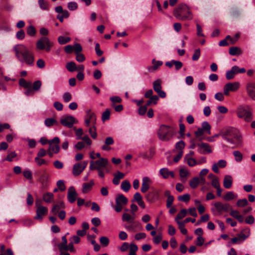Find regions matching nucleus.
<instances>
[{
    "label": "nucleus",
    "mask_w": 255,
    "mask_h": 255,
    "mask_svg": "<svg viewBox=\"0 0 255 255\" xmlns=\"http://www.w3.org/2000/svg\"><path fill=\"white\" fill-rule=\"evenodd\" d=\"M14 51L15 56L18 60L27 65L32 66L34 63V56L33 53L23 44H17L14 46Z\"/></svg>",
    "instance_id": "1"
},
{
    "label": "nucleus",
    "mask_w": 255,
    "mask_h": 255,
    "mask_svg": "<svg viewBox=\"0 0 255 255\" xmlns=\"http://www.w3.org/2000/svg\"><path fill=\"white\" fill-rule=\"evenodd\" d=\"M229 53L231 55H240L242 54V50L238 47H231L229 49Z\"/></svg>",
    "instance_id": "25"
},
{
    "label": "nucleus",
    "mask_w": 255,
    "mask_h": 255,
    "mask_svg": "<svg viewBox=\"0 0 255 255\" xmlns=\"http://www.w3.org/2000/svg\"><path fill=\"white\" fill-rule=\"evenodd\" d=\"M89 132L93 138H96L97 134L95 125H93L92 127L89 128Z\"/></svg>",
    "instance_id": "46"
},
{
    "label": "nucleus",
    "mask_w": 255,
    "mask_h": 255,
    "mask_svg": "<svg viewBox=\"0 0 255 255\" xmlns=\"http://www.w3.org/2000/svg\"><path fill=\"white\" fill-rule=\"evenodd\" d=\"M129 253L128 255H136V252L138 250L137 246L134 244L131 243L129 245Z\"/></svg>",
    "instance_id": "35"
},
{
    "label": "nucleus",
    "mask_w": 255,
    "mask_h": 255,
    "mask_svg": "<svg viewBox=\"0 0 255 255\" xmlns=\"http://www.w3.org/2000/svg\"><path fill=\"white\" fill-rule=\"evenodd\" d=\"M235 198V194L232 191L228 192L224 196V199L226 201H230Z\"/></svg>",
    "instance_id": "45"
},
{
    "label": "nucleus",
    "mask_w": 255,
    "mask_h": 255,
    "mask_svg": "<svg viewBox=\"0 0 255 255\" xmlns=\"http://www.w3.org/2000/svg\"><path fill=\"white\" fill-rule=\"evenodd\" d=\"M88 163V161H84L83 162H77L74 164L72 169V174L74 176L79 175L86 168Z\"/></svg>",
    "instance_id": "7"
},
{
    "label": "nucleus",
    "mask_w": 255,
    "mask_h": 255,
    "mask_svg": "<svg viewBox=\"0 0 255 255\" xmlns=\"http://www.w3.org/2000/svg\"><path fill=\"white\" fill-rule=\"evenodd\" d=\"M110 110L107 109L106 111L103 113L102 116V120L103 121H105L110 119Z\"/></svg>",
    "instance_id": "49"
},
{
    "label": "nucleus",
    "mask_w": 255,
    "mask_h": 255,
    "mask_svg": "<svg viewBox=\"0 0 255 255\" xmlns=\"http://www.w3.org/2000/svg\"><path fill=\"white\" fill-rule=\"evenodd\" d=\"M27 34L30 36H34L36 34V30L34 26L30 25L26 28Z\"/></svg>",
    "instance_id": "36"
},
{
    "label": "nucleus",
    "mask_w": 255,
    "mask_h": 255,
    "mask_svg": "<svg viewBox=\"0 0 255 255\" xmlns=\"http://www.w3.org/2000/svg\"><path fill=\"white\" fill-rule=\"evenodd\" d=\"M78 193L73 186H71L68 190L67 199L70 203H73L77 199Z\"/></svg>",
    "instance_id": "12"
},
{
    "label": "nucleus",
    "mask_w": 255,
    "mask_h": 255,
    "mask_svg": "<svg viewBox=\"0 0 255 255\" xmlns=\"http://www.w3.org/2000/svg\"><path fill=\"white\" fill-rule=\"evenodd\" d=\"M38 3L40 7L43 10L48 9V4L47 2L44 0H38Z\"/></svg>",
    "instance_id": "53"
},
{
    "label": "nucleus",
    "mask_w": 255,
    "mask_h": 255,
    "mask_svg": "<svg viewBox=\"0 0 255 255\" xmlns=\"http://www.w3.org/2000/svg\"><path fill=\"white\" fill-rule=\"evenodd\" d=\"M71 38L69 37H64L63 36H60L58 38V41L60 44L64 45L67 43L70 42Z\"/></svg>",
    "instance_id": "38"
},
{
    "label": "nucleus",
    "mask_w": 255,
    "mask_h": 255,
    "mask_svg": "<svg viewBox=\"0 0 255 255\" xmlns=\"http://www.w3.org/2000/svg\"><path fill=\"white\" fill-rule=\"evenodd\" d=\"M128 199L122 194H118L116 198V205L114 207L116 212L119 213L123 209V206L127 204Z\"/></svg>",
    "instance_id": "6"
},
{
    "label": "nucleus",
    "mask_w": 255,
    "mask_h": 255,
    "mask_svg": "<svg viewBox=\"0 0 255 255\" xmlns=\"http://www.w3.org/2000/svg\"><path fill=\"white\" fill-rule=\"evenodd\" d=\"M175 133L174 128L162 125L157 130V136L160 140L163 141H167L170 140Z\"/></svg>",
    "instance_id": "4"
},
{
    "label": "nucleus",
    "mask_w": 255,
    "mask_h": 255,
    "mask_svg": "<svg viewBox=\"0 0 255 255\" xmlns=\"http://www.w3.org/2000/svg\"><path fill=\"white\" fill-rule=\"evenodd\" d=\"M66 68L69 72H73L77 70L76 65L74 62H70L67 63Z\"/></svg>",
    "instance_id": "39"
},
{
    "label": "nucleus",
    "mask_w": 255,
    "mask_h": 255,
    "mask_svg": "<svg viewBox=\"0 0 255 255\" xmlns=\"http://www.w3.org/2000/svg\"><path fill=\"white\" fill-rule=\"evenodd\" d=\"M185 147V143L183 140H180L177 142L175 144V148L177 149L180 150V151H182V149Z\"/></svg>",
    "instance_id": "63"
},
{
    "label": "nucleus",
    "mask_w": 255,
    "mask_h": 255,
    "mask_svg": "<svg viewBox=\"0 0 255 255\" xmlns=\"http://www.w3.org/2000/svg\"><path fill=\"white\" fill-rule=\"evenodd\" d=\"M240 85V83L238 82L226 84L224 87V94L228 96L230 92L237 91L239 89Z\"/></svg>",
    "instance_id": "9"
},
{
    "label": "nucleus",
    "mask_w": 255,
    "mask_h": 255,
    "mask_svg": "<svg viewBox=\"0 0 255 255\" xmlns=\"http://www.w3.org/2000/svg\"><path fill=\"white\" fill-rule=\"evenodd\" d=\"M202 128L204 130V131L205 132H206L207 133H208V134H211V126L210 125V124L208 123V122H206V121H205V122H203L202 123Z\"/></svg>",
    "instance_id": "32"
},
{
    "label": "nucleus",
    "mask_w": 255,
    "mask_h": 255,
    "mask_svg": "<svg viewBox=\"0 0 255 255\" xmlns=\"http://www.w3.org/2000/svg\"><path fill=\"white\" fill-rule=\"evenodd\" d=\"M174 16L179 20H187L192 18L191 12L187 5L179 4L173 12Z\"/></svg>",
    "instance_id": "3"
},
{
    "label": "nucleus",
    "mask_w": 255,
    "mask_h": 255,
    "mask_svg": "<svg viewBox=\"0 0 255 255\" xmlns=\"http://www.w3.org/2000/svg\"><path fill=\"white\" fill-rule=\"evenodd\" d=\"M90 168L91 170H97L98 172L99 176L101 178L104 177L105 174L104 172L99 167H94V161H91Z\"/></svg>",
    "instance_id": "33"
},
{
    "label": "nucleus",
    "mask_w": 255,
    "mask_h": 255,
    "mask_svg": "<svg viewBox=\"0 0 255 255\" xmlns=\"http://www.w3.org/2000/svg\"><path fill=\"white\" fill-rule=\"evenodd\" d=\"M42 85V82L40 80H37L33 83V89L35 91H38Z\"/></svg>",
    "instance_id": "60"
},
{
    "label": "nucleus",
    "mask_w": 255,
    "mask_h": 255,
    "mask_svg": "<svg viewBox=\"0 0 255 255\" xmlns=\"http://www.w3.org/2000/svg\"><path fill=\"white\" fill-rule=\"evenodd\" d=\"M220 134L223 139L234 144L235 147H238L242 144V135L236 128L233 127L225 128L220 131Z\"/></svg>",
    "instance_id": "2"
},
{
    "label": "nucleus",
    "mask_w": 255,
    "mask_h": 255,
    "mask_svg": "<svg viewBox=\"0 0 255 255\" xmlns=\"http://www.w3.org/2000/svg\"><path fill=\"white\" fill-rule=\"evenodd\" d=\"M190 199V195L189 194H185L183 195L179 196L178 199L180 201L187 202Z\"/></svg>",
    "instance_id": "51"
},
{
    "label": "nucleus",
    "mask_w": 255,
    "mask_h": 255,
    "mask_svg": "<svg viewBox=\"0 0 255 255\" xmlns=\"http://www.w3.org/2000/svg\"><path fill=\"white\" fill-rule=\"evenodd\" d=\"M187 214V210L185 209H183L181 210V211L178 213L175 218V221H179V220L183 218Z\"/></svg>",
    "instance_id": "40"
},
{
    "label": "nucleus",
    "mask_w": 255,
    "mask_h": 255,
    "mask_svg": "<svg viewBox=\"0 0 255 255\" xmlns=\"http://www.w3.org/2000/svg\"><path fill=\"white\" fill-rule=\"evenodd\" d=\"M56 121L53 118H47L45 120L44 124L47 127H50L56 123Z\"/></svg>",
    "instance_id": "48"
},
{
    "label": "nucleus",
    "mask_w": 255,
    "mask_h": 255,
    "mask_svg": "<svg viewBox=\"0 0 255 255\" xmlns=\"http://www.w3.org/2000/svg\"><path fill=\"white\" fill-rule=\"evenodd\" d=\"M63 99L65 103H68L71 100L72 95L69 92H65L63 95Z\"/></svg>",
    "instance_id": "59"
},
{
    "label": "nucleus",
    "mask_w": 255,
    "mask_h": 255,
    "mask_svg": "<svg viewBox=\"0 0 255 255\" xmlns=\"http://www.w3.org/2000/svg\"><path fill=\"white\" fill-rule=\"evenodd\" d=\"M134 220V216H132L129 214L124 213L122 216V221L123 222H128L130 223H133Z\"/></svg>",
    "instance_id": "27"
},
{
    "label": "nucleus",
    "mask_w": 255,
    "mask_h": 255,
    "mask_svg": "<svg viewBox=\"0 0 255 255\" xmlns=\"http://www.w3.org/2000/svg\"><path fill=\"white\" fill-rule=\"evenodd\" d=\"M61 207L64 208V205L63 202L61 203L60 205L58 204L54 205L52 208L51 212L55 215L59 212Z\"/></svg>",
    "instance_id": "43"
},
{
    "label": "nucleus",
    "mask_w": 255,
    "mask_h": 255,
    "mask_svg": "<svg viewBox=\"0 0 255 255\" xmlns=\"http://www.w3.org/2000/svg\"><path fill=\"white\" fill-rule=\"evenodd\" d=\"M197 146L199 147L198 151L201 154L210 153L212 151L208 143L203 142L198 143Z\"/></svg>",
    "instance_id": "14"
},
{
    "label": "nucleus",
    "mask_w": 255,
    "mask_h": 255,
    "mask_svg": "<svg viewBox=\"0 0 255 255\" xmlns=\"http://www.w3.org/2000/svg\"><path fill=\"white\" fill-rule=\"evenodd\" d=\"M153 88L156 93L160 91L162 89L161 81L160 79H157L153 82Z\"/></svg>",
    "instance_id": "28"
},
{
    "label": "nucleus",
    "mask_w": 255,
    "mask_h": 255,
    "mask_svg": "<svg viewBox=\"0 0 255 255\" xmlns=\"http://www.w3.org/2000/svg\"><path fill=\"white\" fill-rule=\"evenodd\" d=\"M150 181V179L148 177H144L142 178V183L141 185V191L142 193H145L148 190L149 185L148 182Z\"/></svg>",
    "instance_id": "21"
},
{
    "label": "nucleus",
    "mask_w": 255,
    "mask_h": 255,
    "mask_svg": "<svg viewBox=\"0 0 255 255\" xmlns=\"http://www.w3.org/2000/svg\"><path fill=\"white\" fill-rule=\"evenodd\" d=\"M39 181L41 184V188L43 189L48 188L50 183V177L49 174L44 171L39 178Z\"/></svg>",
    "instance_id": "10"
},
{
    "label": "nucleus",
    "mask_w": 255,
    "mask_h": 255,
    "mask_svg": "<svg viewBox=\"0 0 255 255\" xmlns=\"http://www.w3.org/2000/svg\"><path fill=\"white\" fill-rule=\"evenodd\" d=\"M201 55L200 50L199 48L195 50L192 56V59L193 61H197L199 59Z\"/></svg>",
    "instance_id": "55"
},
{
    "label": "nucleus",
    "mask_w": 255,
    "mask_h": 255,
    "mask_svg": "<svg viewBox=\"0 0 255 255\" xmlns=\"http://www.w3.org/2000/svg\"><path fill=\"white\" fill-rule=\"evenodd\" d=\"M67 7L70 10H75L78 8V4L76 2H70L67 4Z\"/></svg>",
    "instance_id": "57"
},
{
    "label": "nucleus",
    "mask_w": 255,
    "mask_h": 255,
    "mask_svg": "<svg viewBox=\"0 0 255 255\" xmlns=\"http://www.w3.org/2000/svg\"><path fill=\"white\" fill-rule=\"evenodd\" d=\"M47 212L48 210L45 207L39 206L37 207L36 210V216L34 218L37 220H42L43 216L46 215Z\"/></svg>",
    "instance_id": "15"
},
{
    "label": "nucleus",
    "mask_w": 255,
    "mask_h": 255,
    "mask_svg": "<svg viewBox=\"0 0 255 255\" xmlns=\"http://www.w3.org/2000/svg\"><path fill=\"white\" fill-rule=\"evenodd\" d=\"M54 195L52 193L48 192L43 196V200L46 203H50L53 200Z\"/></svg>",
    "instance_id": "29"
},
{
    "label": "nucleus",
    "mask_w": 255,
    "mask_h": 255,
    "mask_svg": "<svg viewBox=\"0 0 255 255\" xmlns=\"http://www.w3.org/2000/svg\"><path fill=\"white\" fill-rule=\"evenodd\" d=\"M94 184V182L93 180H91L89 183H84L82 184V192L85 194L90 192Z\"/></svg>",
    "instance_id": "19"
},
{
    "label": "nucleus",
    "mask_w": 255,
    "mask_h": 255,
    "mask_svg": "<svg viewBox=\"0 0 255 255\" xmlns=\"http://www.w3.org/2000/svg\"><path fill=\"white\" fill-rule=\"evenodd\" d=\"M121 187L122 190L125 192H127L129 190L131 187V185L129 182L128 180H124L122 182Z\"/></svg>",
    "instance_id": "31"
},
{
    "label": "nucleus",
    "mask_w": 255,
    "mask_h": 255,
    "mask_svg": "<svg viewBox=\"0 0 255 255\" xmlns=\"http://www.w3.org/2000/svg\"><path fill=\"white\" fill-rule=\"evenodd\" d=\"M34 160L38 166L48 164V162L46 160L44 159L40 158V157H35Z\"/></svg>",
    "instance_id": "58"
},
{
    "label": "nucleus",
    "mask_w": 255,
    "mask_h": 255,
    "mask_svg": "<svg viewBox=\"0 0 255 255\" xmlns=\"http://www.w3.org/2000/svg\"><path fill=\"white\" fill-rule=\"evenodd\" d=\"M184 160L189 166L193 167L198 164L197 161L195 158L188 157V155L185 156Z\"/></svg>",
    "instance_id": "24"
},
{
    "label": "nucleus",
    "mask_w": 255,
    "mask_h": 255,
    "mask_svg": "<svg viewBox=\"0 0 255 255\" xmlns=\"http://www.w3.org/2000/svg\"><path fill=\"white\" fill-rule=\"evenodd\" d=\"M49 150H51L54 153H58L60 150V146L58 144L53 145L52 144H49Z\"/></svg>",
    "instance_id": "47"
},
{
    "label": "nucleus",
    "mask_w": 255,
    "mask_h": 255,
    "mask_svg": "<svg viewBox=\"0 0 255 255\" xmlns=\"http://www.w3.org/2000/svg\"><path fill=\"white\" fill-rule=\"evenodd\" d=\"M214 206L218 212V214L215 213V215H221L223 212H228L231 210V206L229 203L223 204L220 202H217L214 204Z\"/></svg>",
    "instance_id": "8"
},
{
    "label": "nucleus",
    "mask_w": 255,
    "mask_h": 255,
    "mask_svg": "<svg viewBox=\"0 0 255 255\" xmlns=\"http://www.w3.org/2000/svg\"><path fill=\"white\" fill-rule=\"evenodd\" d=\"M233 179L231 175H225L223 181V185L225 188L229 189L232 187Z\"/></svg>",
    "instance_id": "20"
},
{
    "label": "nucleus",
    "mask_w": 255,
    "mask_h": 255,
    "mask_svg": "<svg viewBox=\"0 0 255 255\" xmlns=\"http://www.w3.org/2000/svg\"><path fill=\"white\" fill-rule=\"evenodd\" d=\"M248 204V201L247 199L244 198L242 199H239L238 200L236 205L238 207H244L247 206Z\"/></svg>",
    "instance_id": "50"
},
{
    "label": "nucleus",
    "mask_w": 255,
    "mask_h": 255,
    "mask_svg": "<svg viewBox=\"0 0 255 255\" xmlns=\"http://www.w3.org/2000/svg\"><path fill=\"white\" fill-rule=\"evenodd\" d=\"M67 240L66 236L62 237V243L58 245V248L60 252L67 249Z\"/></svg>",
    "instance_id": "26"
},
{
    "label": "nucleus",
    "mask_w": 255,
    "mask_h": 255,
    "mask_svg": "<svg viewBox=\"0 0 255 255\" xmlns=\"http://www.w3.org/2000/svg\"><path fill=\"white\" fill-rule=\"evenodd\" d=\"M85 118L92 121V125H95L96 122V115L93 112H92L91 110H88L86 111Z\"/></svg>",
    "instance_id": "22"
},
{
    "label": "nucleus",
    "mask_w": 255,
    "mask_h": 255,
    "mask_svg": "<svg viewBox=\"0 0 255 255\" xmlns=\"http://www.w3.org/2000/svg\"><path fill=\"white\" fill-rule=\"evenodd\" d=\"M246 90L248 96L255 100V82H249L246 85Z\"/></svg>",
    "instance_id": "13"
},
{
    "label": "nucleus",
    "mask_w": 255,
    "mask_h": 255,
    "mask_svg": "<svg viewBox=\"0 0 255 255\" xmlns=\"http://www.w3.org/2000/svg\"><path fill=\"white\" fill-rule=\"evenodd\" d=\"M176 223H177V224L179 226V229H180L181 233L183 235H186L187 234V230L184 227L185 223L184 222H180V221H177V222H176Z\"/></svg>",
    "instance_id": "42"
},
{
    "label": "nucleus",
    "mask_w": 255,
    "mask_h": 255,
    "mask_svg": "<svg viewBox=\"0 0 255 255\" xmlns=\"http://www.w3.org/2000/svg\"><path fill=\"white\" fill-rule=\"evenodd\" d=\"M158 193L155 190L149 192L146 195L147 200L150 202L155 201L158 198Z\"/></svg>",
    "instance_id": "16"
},
{
    "label": "nucleus",
    "mask_w": 255,
    "mask_h": 255,
    "mask_svg": "<svg viewBox=\"0 0 255 255\" xmlns=\"http://www.w3.org/2000/svg\"><path fill=\"white\" fill-rule=\"evenodd\" d=\"M108 163V160L107 158H101L100 159L97 160L94 162V167H99L101 169L102 167H105Z\"/></svg>",
    "instance_id": "17"
},
{
    "label": "nucleus",
    "mask_w": 255,
    "mask_h": 255,
    "mask_svg": "<svg viewBox=\"0 0 255 255\" xmlns=\"http://www.w3.org/2000/svg\"><path fill=\"white\" fill-rule=\"evenodd\" d=\"M75 119L71 116H68L63 117L60 120V123L64 127L71 128L75 123Z\"/></svg>",
    "instance_id": "11"
},
{
    "label": "nucleus",
    "mask_w": 255,
    "mask_h": 255,
    "mask_svg": "<svg viewBox=\"0 0 255 255\" xmlns=\"http://www.w3.org/2000/svg\"><path fill=\"white\" fill-rule=\"evenodd\" d=\"M199 184V178L197 177L192 178L189 182V185L192 189H195L197 187Z\"/></svg>",
    "instance_id": "30"
},
{
    "label": "nucleus",
    "mask_w": 255,
    "mask_h": 255,
    "mask_svg": "<svg viewBox=\"0 0 255 255\" xmlns=\"http://www.w3.org/2000/svg\"><path fill=\"white\" fill-rule=\"evenodd\" d=\"M101 244L104 247H107L110 242L109 239L105 236L101 237L100 239Z\"/></svg>",
    "instance_id": "54"
},
{
    "label": "nucleus",
    "mask_w": 255,
    "mask_h": 255,
    "mask_svg": "<svg viewBox=\"0 0 255 255\" xmlns=\"http://www.w3.org/2000/svg\"><path fill=\"white\" fill-rule=\"evenodd\" d=\"M236 75V74L233 71V69L231 68V70L227 71L226 73V78L227 80H230L234 79Z\"/></svg>",
    "instance_id": "44"
},
{
    "label": "nucleus",
    "mask_w": 255,
    "mask_h": 255,
    "mask_svg": "<svg viewBox=\"0 0 255 255\" xmlns=\"http://www.w3.org/2000/svg\"><path fill=\"white\" fill-rule=\"evenodd\" d=\"M57 186L59 190L61 191H63L65 190L66 187L64 184V182L62 180H59L57 182Z\"/></svg>",
    "instance_id": "61"
},
{
    "label": "nucleus",
    "mask_w": 255,
    "mask_h": 255,
    "mask_svg": "<svg viewBox=\"0 0 255 255\" xmlns=\"http://www.w3.org/2000/svg\"><path fill=\"white\" fill-rule=\"evenodd\" d=\"M240 242L245 241L250 236V230L248 229L244 230L238 235Z\"/></svg>",
    "instance_id": "23"
},
{
    "label": "nucleus",
    "mask_w": 255,
    "mask_h": 255,
    "mask_svg": "<svg viewBox=\"0 0 255 255\" xmlns=\"http://www.w3.org/2000/svg\"><path fill=\"white\" fill-rule=\"evenodd\" d=\"M53 45V43L51 42L49 39L46 36L41 37L36 43V47L38 50H43L45 49L47 52L51 50Z\"/></svg>",
    "instance_id": "5"
},
{
    "label": "nucleus",
    "mask_w": 255,
    "mask_h": 255,
    "mask_svg": "<svg viewBox=\"0 0 255 255\" xmlns=\"http://www.w3.org/2000/svg\"><path fill=\"white\" fill-rule=\"evenodd\" d=\"M237 162H240L243 160V154L238 150L234 151L233 153Z\"/></svg>",
    "instance_id": "41"
},
{
    "label": "nucleus",
    "mask_w": 255,
    "mask_h": 255,
    "mask_svg": "<svg viewBox=\"0 0 255 255\" xmlns=\"http://www.w3.org/2000/svg\"><path fill=\"white\" fill-rule=\"evenodd\" d=\"M19 84L21 87L24 88H31V83L30 82L26 81L24 79L21 78L19 80Z\"/></svg>",
    "instance_id": "34"
},
{
    "label": "nucleus",
    "mask_w": 255,
    "mask_h": 255,
    "mask_svg": "<svg viewBox=\"0 0 255 255\" xmlns=\"http://www.w3.org/2000/svg\"><path fill=\"white\" fill-rule=\"evenodd\" d=\"M61 14H58L57 16V18L59 19V20L61 22H63L64 18H67L69 16V13L67 10H64L63 13H61Z\"/></svg>",
    "instance_id": "37"
},
{
    "label": "nucleus",
    "mask_w": 255,
    "mask_h": 255,
    "mask_svg": "<svg viewBox=\"0 0 255 255\" xmlns=\"http://www.w3.org/2000/svg\"><path fill=\"white\" fill-rule=\"evenodd\" d=\"M232 68L233 69V71L236 74H238L239 73H244L246 71L245 68H240L238 66H234L232 67Z\"/></svg>",
    "instance_id": "52"
},
{
    "label": "nucleus",
    "mask_w": 255,
    "mask_h": 255,
    "mask_svg": "<svg viewBox=\"0 0 255 255\" xmlns=\"http://www.w3.org/2000/svg\"><path fill=\"white\" fill-rule=\"evenodd\" d=\"M162 239V236L161 233L158 234L157 235L154 237L153 238V242L155 244H158L160 243Z\"/></svg>",
    "instance_id": "62"
},
{
    "label": "nucleus",
    "mask_w": 255,
    "mask_h": 255,
    "mask_svg": "<svg viewBox=\"0 0 255 255\" xmlns=\"http://www.w3.org/2000/svg\"><path fill=\"white\" fill-rule=\"evenodd\" d=\"M159 173L164 179H167L169 176H171L172 178L174 177V172L173 171H169L167 168H161L159 171Z\"/></svg>",
    "instance_id": "18"
},
{
    "label": "nucleus",
    "mask_w": 255,
    "mask_h": 255,
    "mask_svg": "<svg viewBox=\"0 0 255 255\" xmlns=\"http://www.w3.org/2000/svg\"><path fill=\"white\" fill-rule=\"evenodd\" d=\"M25 34L23 29H20L16 33V37L18 40H22L25 38Z\"/></svg>",
    "instance_id": "56"
},
{
    "label": "nucleus",
    "mask_w": 255,
    "mask_h": 255,
    "mask_svg": "<svg viewBox=\"0 0 255 255\" xmlns=\"http://www.w3.org/2000/svg\"><path fill=\"white\" fill-rule=\"evenodd\" d=\"M73 50H75V54L80 53L82 50V47L79 43H76L73 46Z\"/></svg>",
    "instance_id": "64"
}]
</instances>
